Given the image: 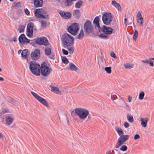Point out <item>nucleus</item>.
<instances>
[{
    "mask_svg": "<svg viewBox=\"0 0 154 154\" xmlns=\"http://www.w3.org/2000/svg\"><path fill=\"white\" fill-rule=\"evenodd\" d=\"M129 122L133 123L134 122V119L133 116L131 114H128L126 116Z\"/></svg>",
    "mask_w": 154,
    "mask_h": 154,
    "instance_id": "nucleus-28",
    "label": "nucleus"
},
{
    "mask_svg": "<svg viewBox=\"0 0 154 154\" xmlns=\"http://www.w3.org/2000/svg\"><path fill=\"white\" fill-rule=\"evenodd\" d=\"M31 93L35 99L38 100V95L37 94L33 91H31Z\"/></svg>",
    "mask_w": 154,
    "mask_h": 154,
    "instance_id": "nucleus-48",
    "label": "nucleus"
},
{
    "mask_svg": "<svg viewBox=\"0 0 154 154\" xmlns=\"http://www.w3.org/2000/svg\"><path fill=\"white\" fill-rule=\"evenodd\" d=\"M141 11H139L137 14L136 17L137 19H140L143 18V17L141 15Z\"/></svg>",
    "mask_w": 154,
    "mask_h": 154,
    "instance_id": "nucleus-46",
    "label": "nucleus"
},
{
    "mask_svg": "<svg viewBox=\"0 0 154 154\" xmlns=\"http://www.w3.org/2000/svg\"><path fill=\"white\" fill-rule=\"evenodd\" d=\"M73 15L76 18H79L80 16V13L79 10H74L73 11Z\"/></svg>",
    "mask_w": 154,
    "mask_h": 154,
    "instance_id": "nucleus-26",
    "label": "nucleus"
},
{
    "mask_svg": "<svg viewBox=\"0 0 154 154\" xmlns=\"http://www.w3.org/2000/svg\"><path fill=\"white\" fill-rule=\"evenodd\" d=\"M129 137L128 135H122L118 139L115 145L116 148H119L121 145L128 140Z\"/></svg>",
    "mask_w": 154,
    "mask_h": 154,
    "instance_id": "nucleus-6",
    "label": "nucleus"
},
{
    "mask_svg": "<svg viewBox=\"0 0 154 154\" xmlns=\"http://www.w3.org/2000/svg\"><path fill=\"white\" fill-rule=\"evenodd\" d=\"M47 20H45L43 19H39V21L41 23L42 29H44L47 27Z\"/></svg>",
    "mask_w": 154,
    "mask_h": 154,
    "instance_id": "nucleus-22",
    "label": "nucleus"
},
{
    "mask_svg": "<svg viewBox=\"0 0 154 154\" xmlns=\"http://www.w3.org/2000/svg\"><path fill=\"white\" fill-rule=\"evenodd\" d=\"M138 36V32L137 30H135L134 31L133 35V38L134 41H136L137 38Z\"/></svg>",
    "mask_w": 154,
    "mask_h": 154,
    "instance_id": "nucleus-40",
    "label": "nucleus"
},
{
    "mask_svg": "<svg viewBox=\"0 0 154 154\" xmlns=\"http://www.w3.org/2000/svg\"><path fill=\"white\" fill-rule=\"evenodd\" d=\"M28 50L27 49H25L23 50L21 53V56L23 57H24L26 59L27 58V55Z\"/></svg>",
    "mask_w": 154,
    "mask_h": 154,
    "instance_id": "nucleus-31",
    "label": "nucleus"
},
{
    "mask_svg": "<svg viewBox=\"0 0 154 154\" xmlns=\"http://www.w3.org/2000/svg\"><path fill=\"white\" fill-rule=\"evenodd\" d=\"M34 14L36 17L38 18V9H37L35 10Z\"/></svg>",
    "mask_w": 154,
    "mask_h": 154,
    "instance_id": "nucleus-51",
    "label": "nucleus"
},
{
    "mask_svg": "<svg viewBox=\"0 0 154 154\" xmlns=\"http://www.w3.org/2000/svg\"><path fill=\"white\" fill-rule=\"evenodd\" d=\"M74 111L81 120H85L89 114L88 109L83 108H76Z\"/></svg>",
    "mask_w": 154,
    "mask_h": 154,
    "instance_id": "nucleus-1",
    "label": "nucleus"
},
{
    "mask_svg": "<svg viewBox=\"0 0 154 154\" xmlns=\"http://www.w3.org/2000/svg\"><path fill=\"white\" fill-rule=\"evenodd\" d=\"M14 118L11 116H8L5 119V124L7 126L11 125L14 121Z\"/></svg>",
    "mask_w": 154,
    "mask_h": 154,
    "instance_id": "nucleus-19",
    "label": "nucleus"
},
{
    "mask_svg": "<svg viewBox=\"0 0 154 154\" xmlns=\"http://www.w3.org/2000/svg\"><path fill=\"white\" fill-rule=\"evenodd\" d=\"M32 45L35 47H36L37 45H38V38H37L36 40L35 41L32 42L31 43Z\"/></svg>",
    "mask_w": 154,
    "mask_h": 154,
    "instance_id": "nucleus-38",
    "label": "nucleus"
},
{
    "mask_svg": "<svg viewBox=\"0 0 154 154\" xmlns=\"http://www.w3.org/2000/svg\"><path fill=\"white\" fill-rule=\"evenodd\" d=\"M33 25V23L32 22H30L27 25V35L29 37H31L32 35Z\"/></svg>",
    "mask_w": 154,
    "mask_h": 154,
    "instance_id": "nucleus-10",
    "label": "nucleus"
},
{
    "mask_svg": "<svg viewBox=\"0 0 154 154\" xmlns=\"http://www.w3.org/2000/svg\"><path fill=\"white\" fill-rule=\"evenodd\" d=\"M44 51L45 54L47 56L49 55L51 52V48L50 47H46L45 48Z\"/></svg>",
    "mask_w": 154,
    "mask_h": 154,
    "instance_id": "nucleus-27",
    "label": "nucleus"
},
{
    "mask_svg": "<svg viewBox=\"0 0 154 154\" xmlns=\"http://www.w3.org/2000/svg\"><path fill=\"white\" fill-rule=\"evenodd\" d=\"M68 69L71 71H76L78 70L77 67L72 63H69Z\"/></svg>",
    "mask_w": 154,
    "mask_h": 154,
    "instance_id": "nucleus-24",
    "label": "nucleus"
},
{
    "mask_svg": "<svg viewBox=\"0 0 154 154\" xmlns=\"http://www.w3.org/2000/svg\"><path fill=\"white\" fill-rule=\"evenodd\" d=\"M117 95L119 97V98L118 100L117 101L116 103H115L114 101V100H115L114 95H113V96H112V95H111V99L112 100L113 102L115 104L117 105L118 106H119L120 107H122L121 106V100H122V97L119 94H117Z\"/></svg>",
    "mask_w": 154,
    "mask_h": 154,
    "instance_id": "nucleus-17",
    "label": "nucleus"
},
{
    "mask_svg": "<svg viewBox=\"0 0 154 154\" xmlns=\"http://www.w3.org/2000/svg\"><path fill=\"white\" fill-rule=\"evenodd\" d=\"M127 20V18H125L124 19V23L125 24H126Z\"/></svg>",
    "mask_w": 154,
    "mask_h": 154,
    "instance_id": "nucleus-64",
    "label": "nucleus"
},
{
    "mask_svg": "<svg viewBox=\"0 0 154 154\" xmlns=\"http://www.w3.org/2000/svg\"><path fill=\"white\" fill-rule=\"evenodd\" d=\"M25 27L23 26L20 25L19 26L18 30L20 33L23 32Z\"/></svg>",
    "mask_w": 154,
    "mask_h": 154,
    "instance_id": "nucleus-41",
    "label": "nucleus"
},
{
    "mask_svg": "<svg viewBox=\"0 0 154 154\" xmlns=\"http://www.w3.org/2000/svg\"><path fill=\"white\" fill-rule=\"evenodd\" d=\"M49 44V41L46 37L42 36L39 38V45H42L45 46H47Z\"/></svg>",
    "mask_w": 154,
    "mask_h": 154,
    "instance_id": "nucleus-11",
    "label": "nucleus"
},
{
    "mask_svg": "<svg viewBox=\"0 0 154 154\" xmlns=\"http://www.w3.org/2000/svg\"><path fill=\"white\" fill-rule=\"evenodd\" d=\"M99 37L103 39H107L109 38V36L107 34H106L102 33L99 35Z\"/></svg>",
    "mask_w": 154,
    "mask_h": 154,
    "instance_id": "nucleus-33",
    "label": "nucleus"
},
{
    "mask_svg": "<svg viewBox=\"0 0 154 154\" xmlns=\"http://www.w3.org/2000/svg\"><path fill=\"white\" fill-rule=\"evenodd\" d=\"M43 4L42 0H39V7H42Z\"/></svg>",
    "mask_w": 154,
    "mask_h": 154,
    "instance_id": "nucleus-59",
    "label": "nucleus"
},
{
    "mask_svg": "<svg viewBox=\"0 0 154 154\" xmlns=\"http://www.w3.org/2000/svg\"><path fill=\"white\" fill-rule=\"evenodd\" d=\"M145 95L144 92L143 91H141L139 95L138 98L140 100H142L143 99Z\"/></svg>",
    "mask_w": 154,
    "mask_h": 154,
    "instance_id": "nucleus-36",
    "label": "nucleus"
},
{
    "mask_svg": "<svg viewBox=\"0 0 154 154\" xmlns=\"http://www.w3.org/2000/svg\"><path fill=\"white\" fill-rule=\"evenodd\" d=\"M72 0H65V5L66 6H69L72 5Z\"/></svg>",
    "mask_w": 154,
    "mask_h": 154,
    "instance_id": "nucleus-32",
    "label": "nucleus"
},
{
    "mask_svg": "<svg viewBox=\"0 0 154 154\" xmlns=\"http://www.w3.org/2000/svg\"><path fill=\"white\" fill-rule=\"evenodd\" d=\"M19 40L21 44L28 43L30 40L25 37L24 34H22L19 37Z\"/></svg>",
    "mask_w": 154,
    "mask_h": 154,
    "instance_id": "nucleus-14",
    "label": "nucleus"
},
{
    "mask_svg": "<svg viewBox=\"0 0 154 154\" xmlns=\"http://www.w3.org/2000/svg\"><path fill=\"white\" fill-rule=\"evenodd\" d=\"M111 4L116 8L118 11H121L122 9L121 6L119 4L117 3L115 1H112L111 2Z\"/></svg>",
    "mask_w": 154,
    "mask_h": 154,
    "instance_id": "nucleus-25",
    "label": "nucleus"
},
{
    "mask_svg": "<svg viewBox=\"0 0 154 154\" xmlns=\"http://www.w3.org/2000/svg\"><path fill=\"white\" fill-rule=\"evenodd\" d=\"M148 119L147 118H141L140 119V121L141 122V124L143 127L145 128L146 127Z\"/></svg>",
    "mask_w": 154,
    "mask_h": 154,
    "instance_id": "nucleus-23",
    "label": "nucleus"
},
{
    "mask_svg": "<svg viewBox=\"0 0 154 154\" xmlns=\"http://www.w3.org/2000/svg\"><path fill=\"white\" fill-rule=\"evenodd\" d=\"M62 51L63 53L65 55H67L68 54V51L65 50L64 49H62Z\"/></svg>",
    "mask_w": 154,
    "mask_h": 154,
    "instance_id": "nucleus-55",
    "label": "nucleus"
},
{
    "mask_svg": "<svg viewBox=\"0 0 154 154\" xmlns=\"http://www.w3.org/2000/svg\"><path fill=\"white\" fill-rule=\"evenodd\" d=\"M149 63V65L151 66H153L154 64H153V62H150Z\"/></svg>",
    "mask_w": 154,
    "mask_h": 154,
    "instance_id": "nucleus-60",
    "label": "nucleus"
},
{
    "mask_svg": "<svg viewBox=\"0 0 154 154\" xmlns=\"http://www.w3.org/2000/svg\"><path fill=\"white\" fill-rule=\"evenodd\" d=\"M39 102L41 103L47 108L49 107V104L47 101L44 98L39 96Z\"/></svg>",
    "mask_w": 154,
    "mask_h": 154,
    "instance_id": "nucleus-18",
    "label": "nucleus"
},
{
    "mask_svg": "<svg viewBox=\"0 0 154 154\" xmlns=\"http://www.w3.org/2000/svg\"><path fill=\"white\" fill-rule=\"evenodd\" d=\"M25 12L26 13V14L27 15H29V11H28V10L26 8L24 10Z\"/></svg>",
    "mask_w": 154,
    "mask_h": 154,
    "instance_id": "nucleus-57",
    "label": "nucleus"
},
{
    "mask_svg": "<svg viewBox=\"0 0 154 154\" xmlns=\"http://www.w3.org/2000/svg\"><path fill=\"white\" fill-rule=\"evenodd\" d=\"M110 56L114 58H116V56L114 52H112L110 54Z\"/></svg>",
    "mask_w": 154,
    "mask_h": 154,
    "instance_id": "nucleus-56",
    "label": "nucleus"
},
{
    "mask_svg": "<svg viewBox=\"0 0 154 154\" xmlns=\"http://www.w3.org/2000/svg\"><path fill=\"white\" fill-rule=\"evenodd\" d=\"M123 102L125 104V106H123V107L127 109L130 110L131 108L130 106L128 105L125 101H123Z\"/></svg>",
    "mask_w": 154,
    "mask_h": 154,
    "instance_id": "nucleus-45",
    "label": "nucleus"
},
{
    "mask_svg": "<svg viewBox=\"0 0 154 154\" xmlns=\"http://www.w3.org/2000/svg\"><path fill=\"white\" fill-rule=\"evenodd\" d=\"M137 23L139 24L140 26H141L143 25L144 22L143 18L137 19Z\"/></svg>",
    "mask_w": 154,
    "mask_h": 154,
    "instance_id": "nucleus-37",
    "label": "nucleus"
},
{
    "mask_svg": "<svg viewBox=\"0 0 154 154\" xmlns=\"http://www.w3.org/2000/svg\"><path fill=\"white\" fill-rule=\"evenodd\" d=\"M50 87L51 88V91L57 94H60L61 92L59 91V88L58 87H56L53 85H50Z\"/></svg>",
    "mask_w": 154,
    "mask_h": 154,
    "instance_id": "nucleus-16",
    "label": "nucleus"
},
{
    "mask_svg": "<svg viewBox=\"0 0 154 154\" xmlns=\"http://www.w3.org/2000/svg\"><path fill=\"white\" fill-rule=\"evenodd\" d=\"M116 130L120 136L123 135L124 133L121 128H116Z\"/></svg>",
    "mask_w": 154,
    "mask_h": 154,
    "instance_id": "nucleus-30",
    "label": "nucleus"
},
{
    "mask_svg": "<svg viewBox=\"0 0 154 154\" xmlns=\"http://www.w3.org/2000/svg\"><path fill=\"white\" fill-rule=\"evenodd\" d=\"M101 31L104 33L108 35L112 33L113 29L110 27H107L103 25L102 27Z\"/></svg>",
    "mask_w": 154,
    "mask_h": 154,
    "instance_id": "nucleus-12",
    "label": "nucleus"
},
{
    "mask_svg": "<svg viewBox=\"0 0 154 154\" xmlns=\"http://www.w3.org/2000/svg\"><path fill=\"white\" fill-rule=\"evenodd\" d=\"M105 70L108 74H110L111 72V67H106L104 69Z\"/></svg>",
    "mask_w": 154,
    "mask_h": 154,
    "instance_id": "nucleus-42",
    "label": "nucleus"
},
{
    "mask_svg": "<svg viewBox=\"0 0 154 154\" xmlns=\"http://www.w3.org/2000/svg\"><path fill=\"white\" fill-rule=\"evenodd\" d=\"M74 48L73 47H71L68 49V51L69 53L72 54L74 52Z\"/></svg>",
    "mask_w": 154,
    "mask_h": 154,
    "instance_id": "nucleus-50",
    "label": "nucleus"
},
{
    "mask_svg": "<svg viewBox=\"0 0 154 154\" xmlns=\"http://www.w3.org/2000/svg\"><path fill=\"white\" fill-rule=\"evenodd\" d=\"M111 150L109 151H108L106 152V154H109L111 153Z\"/></svg>",
    "mask_w": 154,
    "mask_h": 154,
    "instance_id": "nucleus-63",
    "label": "nucleus"
},
{
    "mask_svg": "<svg viewBox=\"0 0 154 154\" xmlns=\"http://www.w3.org/2000/svg\"><path fill=\"white\" fill-rule=\"evenodd\" d=\"M100 20V18L99 17H96L94 19L93 23L95 27H97V28L99 29H100V27L99 25V21Z\"/></svg>",
    "mask_w": 154,
    "mask_h": 154,
    "instance_id": "nucleus-20",
    "label": "nucleus"
},
{
    "mask_svg": "<svg viewBox=\"0 0 154 154\" xmlns=\"http://www.w3.org/2000/svg\"><path fill=\"white\" fill-rule=\"evenodd\" d=\"M83 1L82 0L78 1L76 3L75 7L76 8H80L83 4Z\"/></svg>",
    "mask_w": 154,
    "mask_h": 154,
    "instance_id": "nucleus-29",
    "label": "nucleus"
},
{
    "mask_svg": "<svg viewBox=\"0 0 154 154\" xmlns=\"http://www.w3.org/2000/svg\"><path fill=\"white\" fill-rule=\"evenodd\" d=\"M39 19L48 20V15L46 11L43 9H39Z\"/></svg>",
    "mask_w": 154,
    "mask_h": 154,
    "instance_id": "nucleus-9",
    "label": "nucleus"
},
{
    "mask_svg": "<svg viewBox=\"0 0 154 154\" xmlns=\"http://www.w3.org/2000/svg\"><path fill=\"white\" fill-rule=\"evenodd\" d=\"M85 32L88 34L92 33L94 29V27L91 22L89 20H87L84 24Z\"/></svg>",
    "mask_w": 154,
    "mask_h": 154,
    "instance_id": "nucleus-7",
    "label": "nucleus"
},
{
    "mask_svg": "<svg viewBox=\"0 0 154 154\" xmlns=\"http://www.w3.org/2000/svg\"><path fill=\"white\" fill-rule=\"evenodd\" d=\"M79 29V25L75 23L72 24L68 28V31L73 35H75Z\"/></svg>",
    "mask_w": 154,
    "mask_h": 154,
    "instance_id": "nucleus-8",
    "label": "nucleus"
},
{
    "mask_svg": "<svg viewBox=\"0 0 154 154\" xmlns=\"http://www.w3.org/2000/svg\"><path fill=\"white\" fill-rule=\"evenodd\" d=\"M128 149V147L126 145H123L120 148V150L122 151H126Z\"/></svg>",
    "mask_w": 154,
    "mask_h": 154,
    "instance_id": "nucleus-43",
    "label": "nucleus"
},
{
    "mask_svg": "<svg viewBox=\"0 0 154 154\" xmlns=\"http://www.w3.org/2000/svg\"><path fill=\"white\" fill-rule=\"evenodd\" d=\"M140 138V136L138 134H135L134 137V139L135 140H137L139 139Z\"/></svg>",
    "mask_w": 154,
    "mask_h": 154,
    "instance_id": "nucleus-53",
    "label": "nucleus"
},
{
    "mask_svg": "<svg viewBox=\"0 0 154 154\" xmlns=\"http://www.w3.org/2000/svg\"><path fill=\"white\" fill-rule=\"evenodd\" d=\"M150 61L149 59L146 60H141V62L142 63H149Z\"/></svg>",
    "mask_w": 154,
    "mask_h": 154,
    "instance_id": "nucleus-52",
    "label": "nucleus"
},
{
    "mask_svg": "<svg viewBox=\"0 0 154 154\" xmlns=\"http://www.w3.org/2000/svg\"><path fill=\"white\" fill-rule=\"evenodd\" d=\"M99 66L101 67L102 68H103L106 66V61L104 58L101 57L100 58L99 62Z\"/></svg>",
    "mask_w": 154,
    "mask_h": 154,
    "instance_id": "nucleus-21",
    "label": "nucleus"
},
{
    "mask_svg": "<svg viewBox=\"0 0 154 154\" xmlns=\"http://www.w3.org/2000/svg\"><path fill=\"white\" fill-rule=\"evenodd\" d=\"M59 13L61 16L65 19H69L71 17V14L69 12L61 11L59 12Z\"/></svg>",
    "mask_w": 154,
    "mask_h": 154,
    "instance_id": "nucleus-13",
    "label": "nucleus"
},
{
    "mask_svg": "<svg viewBox=\"0 0 154 154\" xmlns=\"http://www.w3.org/2000/svg\"><path fill=\"white\" fill-rule=\"evenodd\" d=\"M74 38L67 33L63 34L62 36L61 40L63 45L67 46H70L73 44Z\"/></svg>",
    "mask_w": 154,
    "mask_h": 154,
    "instance_id": "nucleus-2",
    "label": "nucleus"
},
{
    "mask_svg": "<svg viewBox=\"0 0 154 154\" xmlns=\"http://www.w3.org/2000/svg\"><path fill=\"white\" fill-rule=\"evenodd\" d=\"M84 36V32L83 30L81 29L80 30L79 33L76 37V38L80 39L83 38Z\"/></svg>",
    "mask_w": 154,
    "mask_h": 154,
    "instance_id": "nucleus-34",
    "label": "nucleus"
},
{
    "mask_svg": "<svg viewBox=\"0 0 154 154\" xmlns=\"http://www.w3.org/2000/svg\"><path fill=\"white\" fill-rule=\"evenodd\" d=\"M62 60L64 63L67 64L69 63V61L66 57H62Z\"/></svg>",
    "mask_w": 154,
    "mask_h": 154,
    "instance_id": "nucleus-44",
    "label": "nucleus"
},
{
    "mask_svg": "<svg viewBox=\"0 0 154 154\" xmlns=\"http://www.w3.org/2000/svg\"><path fill=\"white\" fill-rule=\"evenodd\" d=\"M6 100L8 102L12 104H14L16 103L15 100L10 97H8L6 98Z\"/></svg>",
    "mask_w": 154,
    "mask_h": 154,
    "instance_id": "nucleus-35",
    "label": "nucleus"
},
{
    "mask_svg": "<svg viewBox=\"0 0 154 154\" xmlns=\"http://www.w3.org/2000/svg\"><path fill=\"white\" fill-rule=\"evenodd\" d=\"M132 99V97L130 96H128V100L129 102L130 103Z\"/></svg>",
    "mask_w": 154,
    "mask_h": 154,
    "instance_id": "nucleus-58",
    "label": "nucleus"
},
{
    "mask_svg": "<svg viewBox=\"0 0 154 154\" xmlns=\"http://www.w3.org/2000/svg\"><path fill=\"white\" fill-rule=\"evenodd\" d=\"M11 41H14L15 42L17 41V39L16 38H13L12 40H11Z\"/></svg>",
    "mask_w": 154,
    "mask_h": 154,
    "instance_id": "nucleus-62",
    "label": "nucleus"
},
{
    "mask_svg": "<svg viewBox=\"0 0 154 154\" xmlns=\"http://www.w3.org/2000/svg\"><path fill=\"white\" fill-rule=\"evenodd\" d=\"M129 123L127 122H125L124 123V127L126 128L129 127Z\"/></svg>",
    "mask_w": 154,
    "mask_h": 154,
    "instance_id": "nucleus-54",
    "label": "nucleus"
},
{
    "mask_svg": "<svg viewBox=\"0 0 154 154\" xmlns=\"http://www.w3.org/2000/svg\"><path fill=\"white\" fill-rule=\"evenodd\" d=\"M3 138L4 136L3 135L1 132H0V139H3Z\"/></svg>",
    "mask_w": 154,
    "mask_h": 154,
    "instance_id": "nucleus-61",
    "label": "nucleus"
},
{
    "mask_svg": "<svg viewBox=\"0 0 154 154\" xmlns=\"http://www.w3.org/2000/svg\"><path fill=\"white\" fill-rule=\"evenodd\" d=\"M38 49H37L31 54V57L33 60H36L38 59Z\"/></svg>",
    "mask_w": 154,
    "mask_h": 154,
    "instance_id": "nucleus-15",
    "label": "nucleus"
},
{
    "mask_svg": "<svg viewBox=\"0 0 154 154\" xmlns=\"http://www.w3.org/2000/svg\"><path fill=\"white\" fill-rule=\"evenodd\" d=\"M40 67L42 75L45 77L48 76L52 70L51 68H49L45 62L41 64V67L39 65V68Z\"/></svg>",
    "mask_w": 154,
    "mask_h": 154,
    "instance_id": "nucleus-3",
    "label": "nucleus"
},
{
    "mask_svg": "<svg viewBox=\"0 0 154 154\" xmlns=\"http://www.w3.org/2000/svg\"><path fill=\"white\" fill-rule=\"evenodd\" d=\"M102 20L103 23L106 25H109L112 21L113 15L110 13L105 12L103 13L102 16Z\"/></svg>",
    "mask_w": 154,
    "mask_h": 154,
    "instance_id": "nucleus-4",
    "label": "nucleus"
},
{
    "mask_svg": "<svg viewBox=\"0 0 154 154\" xmlns=\"http://www.w3.org/2000/svg\"><path fill=\"white\" fill-rule=\"evenodd\" d=\"M72 146L74 148V147L79 148V145L78 144L76 143L75 142H72L71 143Z\"/></svg>",
    "mask_w": 154,
    "mask_h": 154,
    "instance_id": "nucleus-47",
    "label": "nucleus"
},
{
    "mask_svg": "<svg viewBox=\"0 0 154 154\" xmlns=\"http://www.w3.org/2000/svg\"><path fill=\"white\" fill-rule=\"evenodd\" d=\"M34 5L35 7H38V0H34Z\"/></svg>",
    "mask_w": 154,
    "mask_h": 154,
    "instance_id": "nucleus-49",
    "label": "nucleus"
},
{
    "mask_svg": "<svg viewBox=\"0 0 154 154\" xmlns=\"http://www.w3.org/2000/svg\"><path fill=\"white\" fill-rule=\"evenodd\" d=\"M124 66L126 69H128L129 68H133V65H130L128 63H124Z\"/></svg>",
    "mask_w": 154,
    "mask_h": 154,
    "instance_id": "nucleus-39",
    "label": "nucleus"
},
{
    "mask_svg": "<svg viewBox=\"0 0 154 154\" xmlns=\"http://www.w3.org/2000/svg\"><path fill=\"white\" fill-rule=\"evenodd\" d=\"M29 68L33 75H38V64L35 61H31L30 62Z\"/></svg>",
    "mask_w": 154,
    "mask_h": 154,
    "instance_id": "nucleus-5",
    "label": "nucleus"
}]
</instances>
